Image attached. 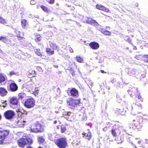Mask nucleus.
I'll return each mask as SVG.
<instances>
[{
  "label": "nucleus",
  "instance_id": "nucleus-1",
  "mask_svg": "<svg viewBox=\"0 0 148 148\" xmlns=\"http://www.w3.org/2000/svg\"><path fill=\"white\" fill-rule=\"evenodd\" d=\"M121 132L124 134V132L127 133V130L121 125L114 124L112 126L111 132L113 137H116L117 134H120Z\"/></svg>",
  "mask_w": 148,
  "mask_h": 148
},
{
  "label": "nucleus",
  "instance_id": "nucleus-2",
  "mask_svg": "<svg viewBox=\"0 0 148 148\" xmlns=\"http://www.w3.org/2000/svg\"><path fill=\"white\" fill-rule=\"evenodd\" d=\"M67 102L68 105L71 106L72 108L73 109L74 111L77 108L80 106V105L82 104V103L81 102L80 98L75 99L70 97L67 99Z\"/></svg>",
  "mask_w": 148,
  "mask_h": 148
},
{
  "label": "nucleus",
  "instance_id": "nucleus-3",
  "mask_svg": "<svg viewBox=\"0 0 148 148\" xmlns=\"http://www.w3.org/2000/svg\"><path fill=\"white\" fill-rule=\"evenodd\" d=\"M143 126L142 120H134L130 123L129 126L130 129H132L135 130L136 129L137 130H140Z\"/></svg>",
  "mask_w": 148,
  "mask_h": 148
},
{
  "label": "nucleus",
  "instance_id": "nucleus-4",
  "mask_svg": "<svg viewBox=\"0 0 148 148\" xmlns=\"http://www.w3.org/2000/svg\"><path fill=\"white\" fill-rule=\"evenodd\" d=\"M55 143L59 148H66L68 144L66 138H59L57 139Z\"/></svg>",
  "mask_w": 148,
  "mask_h": 148
},
{
  "label": "nucleus",
  "instance_id": "nucleus-5",
  "mask_svg": "<svg viewBox=\"0 0 148 148\" xmlns=\"http://www.w3.org/2000/svg\"><path fill=\"white\" fill-rule=\"evenodd\" d=\"M32 143V140L29 138H22L19 140L18 141V145L22 147H23L26 144L31 145Z\"/></svg>",
  "mask_w": 148,
  "mask_h": 148
},
{
  "label": "nucleus",
  "instance_id": "nucleus-6",
  "mask_svg": "<svg viewBox=\"0 0 148 148\" xmlns=\"http://www.w3.org/2000/svg\"><path fill=\"white\" fill-rule=\"evenodd\" d=\"M35 128L31 127L29 129L31 132L38 133L42 132L43 130V126L40 125L39 122L37 121L34 124Z\"/></svg>",
  "mask_w": 148,
  "mask_h": 148
},
{
  "label": "nucleus",
  "instance_id": "nucleus-7",
  "mask_svg": "<svg viewBox=\"0 0 148 148\" xmlns=\"http://www.w3.org/2000/svg\"><path fill=\"white\" fill-rule=\"evenodd\" d=\"M10 131L8 130H3L0 128V141L2 143L3 141L9 133Z\"/></svg>",
  "mask_w": 148,
  "mask_h": 148
},
{
  "label": "nucleus",
  "instance_id": "nucleus-8",
  "mask_svg": "<svg viewBox=\"0 0 148 148\" xmlns=\"http://www.w3.org/2000/svg\"><path fill=\"white\" fill-rule=\"evenodd\" d=\"M4 116L7 119L10 120L13 119L15 115V112L11 110L6 111L4 113Z\"/></svg>",
  "mask_w": 148,
  "mask_h": 148
},
{
  "label": "nucleus",
  "instance_id": "nucleus-9",
  "mask_svg": "<svg viewBox=\"0 0 148 148\" xmlns=\"http://www.w3.org/2000/svg\"><path fill=\"white\" fill-rule=\"evenodd\" d=\"M35 101L33 98H28L25 102L24 106L28 108H31L34 107L35 105Z\"/></svg>",
  "mask_w": 148,
  "mask_h": 148
},
{
  "label": "nucleus",
  "instance_id": "nucleus-10",
  "mask_svg": "<svg viewBox=\"0 0 148 148\" xmlns=\"http://www.w3.org/2000/svg\"><path fill=\"white\" fill-rule=\"evenodd\" d=\"M140 72V70L135 69H129L126 71L128 75L133 76L138 75Z\"/></svg>",
  "mask_w": 148,
  "mask_h": 148
},
{
  "label": "nucleus",
  "instance_id": "nucleus-11",
  "mask_svg": "<svg viewBox=\"0 0 148 148\" xmlns=\"http://www.w3.org/2000/svg\"><path fill=\"white\" fill-rule=\"evenodd\" d=\"M129 94L131 97H135L137 94H138V88H137L132 87L127 90Z\"/></svg>",
  "mask_w": 148,
  "mask_h": 148
},
{
  "label": "nucleus",
  "instance_id": "nucleus-12",
  "mask_svg": "<svg viewBox=\"0 0 148 148\" xmlns=\"http://www.w3.org/2000/svg\"><path fill=\"white\" fill-rule=\"evenodd\" d=\"M73 114L70 112H65L64 114V118L69 121H72L73 118Z\"/></svg>",
  "mask_w": 148,
  "mask_h": 148
},
{
  "label": "nucleus",
  "instance_id": "nucleus-13",
  "mask_svg": "<svg viewBox=\"0 0 148 148\" xmlns=\"http://www.w3.org/2000/svg\"><path fill=\"white\" fill-rule=\"evenodd\" d=\"M126 110L123 108L121 109L117 108L115 110V114L116 116L124 115H125Z\"/></svg>",
  "mask_w": 148,
  "mask_h": 148
},
{
  "label": "nucleus",
  "instance_id": "nucleus-14",
  "mask_svg": "<svg viewBox=\"0 0 148 148\" xmlns=\"http://www.w3.org/2000/svg\"><path fill=\"white\" fill-rule=\"evenodd\" d=\"M9 90L11 92H15L18 89V86L15 82H12L9 85Z\"/></svg>",
  "mask_w": 148,
  "mask_h": 148
},
{
  "label": "nucleus",
  "instance_id": "nucleus-15",
  "mask_svg": "<svg viewBox=\"0 0 148 148\" xmlns=\"http://www.w3.org/2000/svg\"><path fill=\"white\" fill-rule=\"evenodd\" d=\"M70 96L74 97H77L79 96L78 91L75 88H72L69 91Z\"/></svg>",
  "mask_w": 148,
  "mask_h": 148
},
{
  "label": "nucleus",
  "instance_id": "nucleus-16",
  "mask_svg": "<svg viewBox=\"0 0 148 148\" xmlns=\"http://www.w3.org/2000/svg\"><path fill=\"white\" fill-rule=\"evenodd\" d=\"M89 45L92 49L95 50L97 49L99 47V44L95 42H91L89 43Z\"/></svg>",
  "mask_w": 148,
  "mask_h": 148
},
{
  "label": "nucleus",
  "instance_id": "nucleus-17",
  "mask_svg": "<svg viewBox=\"0 0 148 148\" xmlns=\"http://www.w3.org/2000/svg\"><path fill=\"white\" fill-rule=\"evenodd\" d=\"M18 99L16 97H13L10 98V103L11 104L14 105H17L18 101Z\"/></svg>",
  "mask_w": 148,
  "mask_h": 148
},
{
  "label": "nucleus",
  "instance_id": "nucleus-18",
  "mask_svg": "<svg viewBox=\"0 0 148 148\" xmlns=\"http://www.w3.org/2000/svg\"><path fill=\"white\" fill-rule=\"evenodd\" d=\"M85 109L84 107H82V105H80V106L77 108L74 112L76 113L80 112L81 113L84 114L85 113Z\"/></svg>",
  "mask_w": 148,
  "mask_h": 148
},
{
  "label": "nucleus",
  "instance_id": "nucleus-19",
  "mask_svg": "<svg viewBox=\"0 0 148 148\" xmlns=\"http://www.w3.org/2000/svg\"><path fill=\"white\" fill-rule=\"evenodd\" d=\"M87 131L86 133L83 132L82 134L86 139L89 140L91 138V133L89 129H87Z\"/></svg>",
  "mask_w": 148,
  "mask_h": 148
},
{
  "label": "nucleus",
  "instance_id": "nucleus-20",
  "mask_svg": "<svg viewBox=\"0 0 148 148\" xmlns=\"http://www.w3.org/2000/svg\"><path fill=\"white\" fill-rule=\"evenodd\" d=\"M127 130V133L124 132V134L123 133L122 134H125V133L128 134V136L127 139V141L128 142H129L130 143H131L132 144L134 145V144L133 143V140L135 139L134 137L133 136L131 135H130L128 133V131L127 130Z\"/></svg>",
  "mask_w": 148,
  "mask_h": 148
},
{
  "label": "nucleus",
  "instance_id": "nucleus-21",
  "mask_svg": "<svg viewBox=\"0 0 148 148\" xmlns=\"http://www.w3.org/2000/svg\"><path fill=\"white\" fill-rule=\"evenodd\" d=\"M8 92L6 89L4 88L0 87V95L2 96L6 95Z\"/></svg>",
  "mask_w": 148,
  "mask_h": 148
},
{
  "label": "nucleus",
  "instance_id": "nucleus-22",
  "mask_svg": "<svg viewBox=\"0 0 148 148\" xmlns=\"http://www.w3.org/2000/svg\"><path fill=\"white\" fill-rule=\"evenodd\" d=\"M125 95L121 92H118L117 93L116 97L118 100H122L124 98Z\"/></svg>",
  "mask_w": 148,
  "mask_h": 148
},
{
  "label": "nucleus",
  "instance_id": "nucleus-23",
  "mask_svg": "<svg viewBox=\"0 0 148 148\" xmlns=\"http://www.w3.org/2000/svg\"><path fill=\"white\" fill-rule=\"evenodd\" d=\"M101 32L105 35L110 36L111 33L110 32L106 30L105 29L100 28Z\"/></svg>",
  "mask_w": 148,
  "mask_h": 148
},
{
  "label": "nucleus",
  "instance_id": "nucleus-24",
  "mask_svg": "<svg viewBox=\"0 0 148 148\" xmlns=\"http://www.w3.org/2000/svg\"><path fill=\"white\" fill-rule=\"evenodd\" d=\"M112 125L110 123H109L103 129V130L104 132H106L107 131V130H109L110 129H111L112 126Z\"/></svg>",
  "mask_w": 148,
  "mask_h": 148
},
{
  "label": "nucleus",
  "instance_id": "nucleus-25",
  "mask_svg": "<svg viewBox=\"0 0 148 148\" xmlns=\"http://www.w3.org/2000/svg\"><path fill=\"white\" fill-rule=\"evenodd\" d=\"M96 7L97 9L102 10L106 11L107 10L104 6L100 4L96 5Z\"/></svg>",
  "mask_w": 148,
  "mask_h": 148
},
{
  "label": "nucleus",
  "instance_id": "nucleus-26",
  "mask_svg": "<svg viewBox=\"0 0 148 148\" xmlns=\"http://www.w3.org/2000/svg\"><path fill=\"white\" fill-rule=\"evenodd\" d=\"M49 45L51 47L53 48V50L59 49V47L55 43L50 42H49Z\"/></svg>",
  "mask_w": 148,
  "mask_h": 148
},
{
  "label": "nucleus",
  "instance_id": "nucleus-27",
  "mask_svg": "<svg viewBox=\"0 0 148 148\" xmlns=\"http://www.w3.org/2000/svg\"><path fill=\"white\" fill-rule=\"evenodd\" d=\"M66 70L69 71V72L73 76H74L75 75V71H74L73 68L71 66H69Z\"/></svg>",
  "mask_w": 148,
  "mask_h": 148
},
{
  "label": "nucleus",
  "instance_id": "nucleus-28",
  "mask_svg": "<svg viewBox=\"0 0 148 148\" xmlns=\"http://www.w3.org/2000/svg\"><path fill=\"white\" fill-rule=\"evenodd\" d=\"M38 140L40 144H43L45 142V140L42 136H38Z\"/></svg>",
  "mask_w": 148,
  "mask_h": 148
},
{
  "label": "nucleus",
  "instance_id": "nucleus-29",
  "mask_svg": "<svg viewBox=\"0 0 148 148\" xmlns=\"http://www.w3.org/2000/svg\"><path fill=\"white\" fill-rule=\"evenodd\" d=\"M46 51L47 53L49 55H52L54 53V50H52L51 49L49 48H46Z\"/></svg>",
  "mask_w": 148,
  "mask_h": 148
},
{
  "label": "nucleus",
  "instance_id": "nucleus-30",
  "mask_svg": "<svg viewBox=\"0 0 148 148\" xmlns=\"http://www.w3.org/2000/svg\"><path fill=\"white\" fill-rule=\"evenodd\" d=\"M27 24V21L25 19H22L21 20V25L23 28H25Z\"/></svg>",
  "mask_w": 148,
  "mask_h": 148
},
{
  "label": "nucleus",
  "instance_id": "nucleus-31",
  "mask_svg": "<svg viewBox=\"0 0 148 148\" xmlns=\"http://www.w3.org/2000/svg\"><path fill=\"white\" fill-rule=\"evenodd\" d=\"M90 25L95 26H97L99 25V24L94 20H92Z\"/></svg>",
  "mask_w": 148,
  "mask_h": 148
},
{
  "label": "nucleus",
  "instance_id": "nucleus-32",
  "mask_svg": "<svg viewBox=\"0 0 148 148\" xmlns=\"http://www.w3.org/2000/svg\"><path fill=\"white\" fill-rule=\"evenodd\" d=\"M5 77L2 75L0 74V85L1 84L2 82H5Z\"/></svg>",
  "mask_w": 148,
  "mask_h": 148
},
{
  "label": "nucleus",
  "instance_id": "nucleus-33",
  "mask_svg": "<svg viewBox=\"0 0 148 148\" xmlns=\"http://www.w3.org/2000/svg\"><path fill=\"white\" fill-rule=\"evenodd\" d=\"M36 38L35 39V40L36 42H38L40 41L41 40V36L39 34H36Z\"/></svg>",
  "mask_w": 148,
  "mask_h": 148
},
{
  "label": "nucleus",
  "instance_id": "nucleus-34",
  "mask_svg": "<svg viewBox=\"0 0 148 148\" xmlns=\"http://www.w3.org/2000/svg\"><path fill=\"white\" fill-rule=\"evenodd\" d=\"M115 86H116L117 88L118 87L121 88L123 87V86L122 85L121 83L119 82H117L116 84H115Z\"/></svg>",
  "mask_w": 148,
  "mask_h": 148
},
{
  "label": "nucleus",
  "instance_id": "nucleus-35",
  "mask_svg": "<svg viewBox=\"0 0 148 148\" xmlns=\"http://www.w3.org/2000/svg\"><path fill=\"white\" fill-rule=\"evenodd\" d=\"M76 60L77 61L79 62H82L83 61V59L80 56H76Z\"/></svg>",
  "mask_w": 148,
  "mask_h": 148
},
{
  "label": "nucleus",
  "instance_id": "nucleus-36",
  "mask_svg": "<svg viewBox=\"0 0 148 148\" xmlns=\"http://www.w3.org/2000/svg\"><path fill=\"white\" fill-rule=\"evenodd\" d=\"M0 40L5 43L7 42L8 40L6 37L2 36H0Z\"/></svg>",
  "mask_w": 148,
  "mask_h": 148
},
{
  "label": "nucleus",
  "instance_id": "nucleus-37",
  "mask_svg": "<svg viewBox=\"0 0 148 148\" xmlns=\"http://www.w3.org/2000/svg\"><path fill=\"white\" fill-rule=\"evenodd\" d=\"M86 23L90 24L92 19V18H90L88 17H86L85 19Z\"/></svg>",
  "mask_w": 148,
  "mask_h": 148
},
{
  "label": "nucleus",
  "instance_id": "nucleus-38",
  "mask_svg": "<svg viewBox=\"0 0 148 148\" xmlns=\"http://www.w3.org/2000/svg\"><path fill=\"white\" fill-rule=\"evenodd\" d=\"M66 127L64 125H62L61 127V131L62 133H64L66 130Z\"/></svg>",
  "mask_w": 148,
  "mask_h": 148
},
{
  "label": "nucleus",
  "instance_id": "nucleus-39",
  "mask_svg": "<svg viewBox=\"0 0 148 148\" xmlns=\"http://www.w3.org/2000/svg\"><path fill=\"white\" fill-rule=\"evenodd\" d=\"M25 96V95L23 93H20L18 95V97L19 99H22Z\"/></svg>",
  "mask_w": 148,
  "mask_h": 148
},
{
  "label": "nucleus",
  "instance_id": "nucleus-40",
  "mask_svg": "<svg viewBox=\"0 0 148 148\" xmlns=\"http://www.w3.org/2000/svg\"><path fill=\"white\" fill-rule=\"evenodd\" d=\"M40 7L41 9L45 12H47L48 11V10L47 8L45 6L41 5L40 6Z\"/></svg>",
  "mask_w": 148,
  "mask_h": 148
},
{
  "label": "nucleus",
  "instance_id": "nucleus-41",
  "mask_svg": "<svg viewBox=\"0 0 148 148\" xmlns=\"http://www.w3.org/2000/svg\"><path fill=\"white\" fill-rule=\"evenodd\" d=\"M0 23H3L4 24L6 23L5 20L1 16V18H0Z\"/></svg>",
  "mask_w": 148,
  "mask_h": 148
},
{
  "label": "nucleus",
  "instance_id": "nucleus-42",
  "mask_svg": "<svg viewBox=\"0 0 148 148\" xmlns=\"http://www.w3.org/2000/svg\"><path fill=\"white\" fill-rule=\"evenodd\" d=\"M135 97H137L138 99H140V101H143V99L141 98V97L140 95V93L138 92V94H137L135 96Z\"/></svg>",
  "mask_w": 148,
  "mask_h": 148
},
{
  "label": "nucleus",
  "instance_id": "nucleus-43",
  "mask_svg": "<svg viewBox=\"0 0 148 148\" xmlns=\"http://www.w3.org/2000/svg\"><path fill=\"white\" fill-rule=\"evenodd\" d=\"M18 75L17 74V73H16L14 71H11L10 73V76H12L13 75Z\"/></svg>",
  "mask_w": 148,
  "mask_h": 148
},
{
  "label": "nucleus",
  "instance_id": "nucleus-44",
  "mask_svg": "<svg viewBox=\"0 0 148 148\" xmlns=\"http://www.w3.org/2000/svg\"><path fill=\"white\" fill-rule=\"evenodd\" d=\"M144 60L148 63V55H145L144 56Z\"/></svg>",
  "mask_w": 148,
  "mask_h": 148
},
{
  "label": "nucleus",
  "instance_id": "nucleus-45",
  "mask_svg": "<svg viewBox=\"0 0 148 148\" xmlns=\"http://www.w3.org/2000/svg\"><path fill=\"white\" fill-rule=\"evenodd\" d=\"M123 38L126 41H127L129 38V37L128 36H125V35H123L122 36Z\"/></svg>",
  "mask_w": 148,
  "mask_h": 148
},
{
  "label": "nucleus",
  "instance_id": "nucleus-46",
  "mask_svg": "<svg viewBox=\"0 0 148 148\" xmlns=\"http://www.w3.org/2000/svg\"><path fill=\"white\" fill-rule=\"evenodd\" d=\"M112 83L114 84V86H115V84H116L117 82L115 79H113V80L111 81Z\"/></svg>",
  "mask_w": 148,
  "mask_h": 148
},
{
  "label": "nucleus",
  "instance_id": "nucleus-47",
  "mask_svg": "<svg viewBox=\"0 0 148 148\" xmlns=\"http://www.w3.org/2000/svg\"><path fill=\"white\" fill-rule=\"evenodd\" d=\"M39 51H40V50H38V49H37V51H35V53L38 56H40L42 55V54Z\"/></svg>",
  "mask_w": 148,
  "mask_h": 148
},
{
  "label": "nucleus",
  "instance_id": "nucleus-48",
  "mask_svg": "<svg viewBox=\"0 0 148 148\" xmlns=\"http://www.w3.org/2000/svg\"><path fill=\"white\" fill-rule=\"evenodd\" d=\"M30 4L31 5L35 4L36 3V1L35 0H31L30 1Z\"/></svg>",
  "mask_w": 148,
  "mask_h": 148
},
{
  "label": "nucleus",
  "instance_id": "nucleus-49",
  "mask_svg": "<svg viewBox=\"0 0 148 148\" xmlns=\"http://www.w3.org/2000/svg\"><path fill=\"white\" fill-rule=\"evenodd\" d=\"M126 41L128 42L129 44L131 45H133V44L130 38L128 39V40H127Z\"/></svg>",
  "mask_w": 148,
  "mask_h": 148
},
{
  "label": "nucleus",
  "instance_id": "nucleus-50",
  "mask_svg": "<svg viewBox=\"0 0 148 148\" xmlns=\"http://www.w3.org/2000/svg\"><path fill=\"white\" fill-rule=\"evenodd\" d=\"M55 0H49L48 2L50 4H53L54 3Z\"/></svg>",
  "mask_w": 148,
  "mask_h": 148
},
{
  "label": "nucleus",
  "instance_id": "nucleus-51",
  "mask_svg": "<svg viewBox=\"0 0 148 148\" xmlns=\"http://www.w3.org/2000/svg\"><path fill=\"white\" fill-rule=\"evenodd\" d=\"M42 27L41 26H40L38 29H37V30L38 31H40L42 30Z\"/></svg>",
  "mask_w": 148,
  "mask_h": 148
},
{
  "label": "nucleus",
  "instance_id": "nucleus-52",
  "mask_svg": "<svg viewBox=\"0 0 148 148\" xmlns=\"http://www.w3.org/2000/svg\"><path fill=\"white\" fill-rule=\"evenodd\" d=\"M143 79H143V81H146V83H145V84H148V82L147 81V79L146 78H143Z\"/></svg>",
  "mask_w": 148,
  "mask_h": 148
},
{
  "label": "nucleus",
  "instance_id": "nucleus-53",
  "mask_svg": "<svg viewBox=\"0 0 148 148\" xmlns=\"http://www.w3.org/2000/svg\"><path fill=\"white\" fill-rule=\"evenodd\" d=\"M53 67L56 68H58V65H53Z\"/></svg>",
  "mask_w": 148,
  "mask_h": 148
},
{
  "label": "nucleus",
  "instance_id": "nucleus-54",
  "mask_svg": "<svg viewBox=\"0 0 148 148\" xmlns=\"http://www.w3.org/2000/svg\"><path fill=\"white\" fill-rule=\"evenodd\" d=\"M145 142L147 144H148V139H146L145 140Z\"/></svg>",
  "mask_w": 148,
  "mask_h": 148
},
{
  "label": "nucleus",
  "instance_id": "nucleus-55",
  "mask_svg": "<svg viewBox=\"0 0 148 148\" xmlns=\"http://www.w3.org/2000/svg\"><path fill=\"white\" fill-rule=\"evenodd\" d=\"M106 88L108 90H109L110 89V87L108 86H106Z\"/></svg>",
  "mask_w": 148,
  "mask_h": 148
},
{
  "label": "nucleus",
  "instance_id": "nucleus-56",
  "mask_svg": "<svg viewBox=\"0 0 148 148\" xmlns=\"http://www.w3.org/2000/svg\"><path fill=\"white\" fill-rule=\"evenodd\" d=\"M142 148H148V145H145Z\"/></svg>",
  "mask_w": 148,
  "mask_h": 148
},
{
  "label": "nucleus",
  "instance_id": "nucleus-57",
  "mask_svg": "<svg viewBox=\"0 0 148 148\" xmlns=\"http://www.w3.org/2000/svg\"><path fill=\"white\" fill-rule=\"evenodd\" d=\"M71 53H73V50L71 48L69 49Z\"/></svg>",
  "mask_w": 148,
  "mask_h": 148
},
{
  "label": "nucleus",
  "instance_id": "nucleus-58",
  "mask_svg": "<svg viewBox=\"0 0 148 148\" xmlns=\"http://www.w3.org/2000/svg\"><path fill=\"white\" fill-rule=\"evenodd\" d=\"M133 47H134V48H133V49L134 50H136L137 49V48L136 46H134L133 45H132Z\"/></svg>",
  "mask_w": 148,
  "mask_h": 148
},
{
  "label": "nucleus",
  "instance_id": "nucleus-59",
  "mask_svg": "<svg viewBox=\"0 0 148 148\" xmlns=\"http://www.w3.org/2000/svg\"><path fill=\"white\" fill-rule=\"evenodd\" d=\"M57 50L58 52L59 53V54H60V49H59H59H57Z\"/></svg>",
  "mask_w": 148,
  "mask_h": 148
},
{
  "label": "nucleus",
  "instance_id": "nucleus-60",
  "mask_svg": "<svg viewBox=\"0 0 148 148\" xmlns=\"http://www.w3.org/2000/svg\"><path fill=\"white\" fill-rule=\"evenodd\" d=\"M23 38L19 36V37H18V40H21V39Z\"/></svg>",
  "mask_w": 148,
  "mask_h": 148
},
{
  "label": "nucleus",
  "instance_id": "nucleus-61",
  "mask_svg": "<svg viewBox=\"0 0 148 148\" xmlns=\"http://www.w3.org/2000/svg\"><path fill=\"white\" fill-rule=\"evenodd\" d=\"M135 5L136 7H138V3H135Z\"/></svg>",
  "mask_w": 148,
  "mask_h": 148
},
{
  "label": "nucleus",
  "instance_id": "nucleus-62",
  "mask_svg": "<svg viewBox=\"0 0 148 148\" xmlns=\"http://www.w3.org/2000/svg\"><path fill=\"white\" fill-rule=\"evenodd\" d=\"M101 72L102 73H105L104 71L103 70H101Z\"/></svg>",
  "mask_w": 148,
  "mask_h": 148
},
{
  "label": "nucleus",
  "instance_id": "nucleus-63",
  "mask_svg": "<svg viewBox=\"0 0 148 148\" xmlns=\"http://www.w3.org/2000/svg\"><path fill=\"white\" fill-rule=\"evenodd\" d=\"M57 121L56 120L55 121L53 122L55 124H56L57 123Z\"/></svg>",
  "mask_w": 148,
  "mask_h": 148
},
{
  "label": "nucleus",
  "instance_id": "nucleus-64",
  "mask_svg": "<svg viewBox=\"0 0 148 148\" xmlns=\"http://www.w3.org/2000/svg\"><path fill=\"white\" fill-rule=\"evenodd\" d=\"M35 17L36 18H39V16L38 15H36V16H35Z\"/></svg>",
  "mask_w": 148,
  "mask_h": 148
}]
</instances>
